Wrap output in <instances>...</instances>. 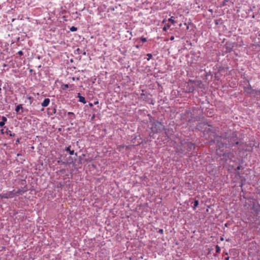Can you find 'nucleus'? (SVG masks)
<instances>
[{"instance_id": "bb28decb", "label": "nucleus", "mask_w": 260, "mask_h": 260, "mask_svg": "<svg viewBox=\"0 0 260 260\" xmlns=\"http://www.w3.org/2000/svg\"><path fill=\"white\" fill-rule=\"evenodd\" d=\"M229 0H224L221 4L222 6H224L226 5V3L228 2Z\"/></svg>"}, {"instance_id": "a18cd8bd", "label": "nucleus", "mask_w": 260, "mask_h": 260, "mask_svg": "<svg viewBox=\"0 0 260 260\" xmlns=\"http://www.w3.org/2000/svg\"><path fill=\"white\" fill-rule=\"evenodd\" d=\"M215 23H216V24H218V22H217V21H216Z\"/></svg>"}, {"instance_id": "1a4fd4ad", "label": "nucleus", "mask_w": 260, "mask_h": 260, "mask_svg": "<svg viewBox=\"0 0 260 260\" xmlns=\"http://www.w3.org/2000/svg\"><path fill=\"white\" fill-rule=\"evenodd\" d=\"M2 120L1 121H0V126L1 127H3L4 126V125L5 124V122L7 120V118L5 116H2Z\"/></svg>"}, {"instance_id": "ea45409f", "label": "nucleus", "mask_w": 260, "mask_h": 260, "mask_svg": "<svg viewBox=\"0 0 260 260\" xmlns=\"http://www.w3.org/2000/svg\"><path fill=\"white\" fill-rule=\"evenodd\" d=\"M229 257H227L225 258V260H229Z\"/></svg>"}, {"instance_id": "a878e982", "label": "nucleus", "mask_w": 260, "mask_h": 260, "mask_svg": "<svg viewBox=\"0 0 260 260\" xmlns=\"http://www.w3.org/2000/svg\"><path fill=\"white\" fill-rule=\"evenodd\" d=\"M140 40H141V41L142 42H143V43H144V42H146L147 41V39H146V38L144 37H141Z\"/></svg>"}, {"instance_id": "412c9836", "label": "nucleus", "mask_w": 260, "mask_h": 260, "mask_svg": "<svg viewBox=\"0 0 260 260\" xmlns=\"http://www.w3.org/2000/svg\"><path fill=\"white\" fill-rule=\"evenodd\" d=\"M147 56H148V58L147 59L148 61L150 60V59H151L152 57V55L151 53H147Z\"/></svg>"}, {"instance_id": "b1692460", "label": "nucleus", "mask_w": 260, "mask_h": 260, "mask_svg": "<svg viewBox=\"0 0 260 260\" xmlns=\"http://www.w3.org/2000/svg\"><path fill=\"white\" fill-rule=\"evenodd\" d=\"M255 95L260 96V89L259 90H255Z\"/></svg>"}, {"instance_id": "4468645a", "label": "nucleus", "mask_w": 260, "mask_h": 260, "mask_svg": "<svg viewBox=\"0 0 260 260\" xmlns=\"http://www.w3.org/2000/svg\"><path fill=\"white\" fill-rule=\"evenodd\" d=\"M24 191L22 189H19L17 191H15L16 195L17 194H22L24 193Z\"/></svg>"}, {"instance_id": "c756f323", "label": "nucleus", "mask_w": 260, "mask_h": 260, "mask_svg": "<svg viewBox=\"0 0 260 260\" xmlns=\"http://www.w3.org/2000/svg\"><path fill=\"white\" fill-rule=\"evenodd\" d=\"M20 143V139L19 138H18L16 140V144H17L18 143Z\"/></svg>"}, {"instance_id": "5701e85b", "label": "nucleus", "mask_w": 260, "mask_h": 260, "mask_svg": "<svg viewBox=\"0 0 260 260\" xmlns=\"http://www.w3.org/2000/svg\"><path fill=\"white\" fill-rule=\"evenodd\" d=\"M27 99L29 100L30 104H31L33 101V98L31 96H27Z\"/></svg>"}, {"instance_id": "a211bd4d", "label": "nucleus", "mask_w": 260, "mask_h": 260, "mask_svg": "<svg viewBox=\"0 0 260 260\" xmlns=\"http://www.w3.org/2000/svg\"><path fill=\"white\" fill-rule=\"evenodd\" d=\"M188 90V92H192L194 90V88L192 86H189Z\"/></svg>"}, {"instance_id": "f8f14e48", "label": "nucleus", "mask_w": 260, "mask_h": 260, "mask_svg": "<svg viewBox=\"0 0 260 260\" xmlns=\"http://www.w3.org/2000/svg\"><path fill=\"white\" fill-rule=\"evenodd\" d=\"M198 205H199V201L195 199L194 201L193 206H192V209L193 210H195Z\"/></svg>"}, {"instance_id": "393cba45", "label": "nucleus", "mask_w": 260, "mask_h": 260, "mask_svg": "<svg viewBox=\"0 0 260 260\" xmlns=\"http://www.w3.org/2000/svg\"><path fill=\"white\" fill-rule=\"evenodd\" d=\"M229 142L231 143V144H229L231 146H234L235 144V145H238L239 144V142L238 141H236L235 143H233L231 140V141H229Z\"/></svg>"}, {"instance_id": "c85d7f7f", "label": "nucleus", "mask_w": 260, "mask_h": 260, "mask_svg": "<svg viewBox=\"0 0 260 260\" xmlns=\"http://www.w3.org/2000/svg\"><path fill=\"white\" fill-rule=\"evenodd\" d=\"M18 54H19L20 56H22L23 55V52L22 51L20 50L18 52Z\"/></svg>"}, {"instance_id": "ddd939ff", "label": "nucleus", "mask_w": 260, "mask_h": 260, "mask_svg": "<svg viewBox=\"0 0 260 260\" xmlns=\"http://www.w3.org/2000/svg\"><path fill=\"white\" fill-rule=\"evenodd\" d=\"M23 109L22 106L21 104L18 105L16 108H15V111L17 113H18L20 111V110H22Z\"/></svg>"}, {"instance_id": "49530a36", "label": "nucleus", "mask_w": 260, "mask_h": 260, "mask_svg": "<svg viewBox=\"0 0 260 260\" xmlns=\"http://www.w3.org/2000/svg\"><path fill=\"white\" fill-rule=\"evenodd\" d=\"M144 95V93H142L141 95L142 96V95Z\"/></svg>"}, {"instance_id": "0eeeda50", "label": "nucleus", "mask_w": 260, "mask_h": 260, "mask_svg": "<svg viewBox=\"0 0 260 260\" xmlns=\"http://www.w3.org/2000/svg\"><path fill=\"white\" fill-rule=\"evenodd\" d=\"M50 100L49 98H46L43 102L41 103V106L43 107H47L50 104Z\"/></svg>"}, {"instance_id": "aec40b11", "label": "nucleus", "mask_w": 260, "mask_h": 260, "mask_svg": "<svg viewBox=\"0 0 260 260\" xmlns=\"http://www.w3.org/2000/svg\"><path fill=\"white\" fill-rule=\"evenodd\" d=\"M169 21L171 22L172 24H174L175 23V21L173 19V17H171L168 19Z\"/></svg>"}, {"instance_id": "f704fd0d", "label": "nucleus", "mask_w": 260, "mask_h": 260, "mask_svg": "<svg viewBox=\"0 0 260 260\" xmlns=\"http://www.w3.org/2000/svg\"><path fill=\"white\" fill-rule=\"evenodd\" d=\"M1 86H2V83H0V94L2 92V88H1Z\"/></svg>"}, {"instance_id": "79ce46f5", "label": "nucleus", "mask_w": 260, "mask_h": 260, "mask_svg": "<svg viewBox=\"0 0 260 260\" xmlns=\"http://www.w3.org/2000/svg\"><path fill=\"white\" fill-rule=\"evenodd\" d=\"M136 48H139V46H138V45H136Z\"/></svg>"}, {"instance_id": "a19ab883", "label": "nucleus", "mask_w": 260, "mask_h": 260, "mask_svg": "<svg viewBox=\"0 0 260 260\" xmlns=\"http://www.w3.org/2000/svg\"><path fill=\"white\" fill-rule=\"evenodd\" d=\"M29 72H32V69H30V70H29Z\"/></svg>"}, {"instance_id": "09e8293b", "label": "nucleus", "mask_w": 260, "mask_h": 260, "mask_svg": "<svg viewBox=\"0 0 260 260\" xmlns=\"http://www.w3.org/2000/svg\"><path fill=\"white\" fill-rule=\"evenodd\" d=\"M225 226H227V223L225 224Z\"/></svg>"}, {"instance_id": "f03ea898", "label": "nucleus", "mask_w": 260, "mask_h": 260, "mask_svg": "<svg viewBox=\"0 0 260 260\" xmlns=\"http://www.w3.org/2000/svg\"><path fill=\"white\" fill-rule=\"evenodd\" d=\"M225 139L221 137H217L214 141L216 145V153L220 156H226L224 148H227L228 144L225 143Z\"/></svg>"}, {"instance_id": "8fccbe9b", "label": "nucleus", "mask_w": 260, "mask_h": 260, "mask_svg": "<svg viewBox=\"0 0 260 260\" xmlns=\"http://www.w3.org/2000/svg\"><path fill=\"white\" fill-rule=\"evenodd\" d=\"M151 133H150V136H152V135H151Z\"/></svg>"}, {"instance_id": "39448f33", "label": "nucleus", "mask_w": 260, "mask_h": 260, "mask_svg": "<svg viewBox=\"0 0 260 260\" xmlns=\"http://www.w3.org/2000/svg\"><path fill=\"white\" fill-rule=\"evenodd\" d=\"M252 209L255 212L256 214L260 213V205L258 203H253L252 206Z\"/></svg>"}, {"instance_id": "2f4dec72", "label": "nucleus", "mask_w": 260, "mask_h": 260, "mask_svg": "<svg viewBox=\"0 0 260 260\" xmlns=\"http://www.w3.org/2000/svg\"><path fill=\"white\" fill-rule=\"evenodd\" d=\"M170 40H171V41H173L174 40V36H171L170 38Z\"/></svg>"}, {"instance_id": "6ab92c4d", "label": "nucleus", "mask_w": 260, "mask_h": 260, "mask_svg": "<svg viewBox=\"0 0 260 260\" xmlns=\"http://www.w3.org/2000/svg\"><path fill=\"white\" fill-rule=\"evenodd\" d=\"M215 250H216V252L217 253H219L220 252V247L218 245H216Z\"/></svg>"}, {"instance_id": "4be33fe9", "label": "nucleus", "mask_w": 260, "mask_h": 260, "mask_svg": "<svg viewBox=\"0 0 260 260\" xmlns=\"http://www.w3.org/2000/svg\"><path fill=\"white\" fill-rule=\"evenodd\" d=\"M70 29L71 31H75L77 30V28L75 26H73L70 28Z\"/></svg>"}, {"instance_id": "20e7f679", "label": "nucleus", "mask_w": 260, "mask_h": 260, "mask_svg": "<svg viewBox=\"0 0 260 260\" xmlns=\"http://www.w3.org/2000/svg\"><path fill=\"white\" fill-rule=\"evenodd\" d=\"M15 196L16 193H15V190H13L12 191H10L5 193L0 194V199L13 198Z\"/></svg>"}, {"instance_id": "423d86ee", "label": "nucleus", "mask_w": 260, "mask_h": 260, "mask_svg": "<svg viewBox=\"0 0 260 260\" xmlns=\"http://www.w3.org/2000/svg\"><path fill=\"white\" fill-rule=\"evenodd\" d=\"M244 90L245 92L249 95H251L253 92L255 93V90L251 88V87L250 85H249V86L248 87H245L244 88Z\"/></svg>"}, {"instance_id": "7ed1b4c3", "label": "nucleus", "mask_w": 260, "mask_h": 260, "mask_svg": "<svg viewBox=\"0 0 260 260\" xmlns=\"http://www.w3.org/2000/svg\"><path fill=\"white\" fill-rule=\"evenodd\" d=\"M164 130H165V127L161 122L157 121L153 123L152 133H159Z\"/></svg>"}, {"instance_id": "c9c22d12", "label": "nucleus", "mask_w": 260, "mask_h": 260, "mask_svg": "<svg viewBox=\"0 0 260 260\" xmlns=\"http://www.w3.org/2000/svg\"><path fill=\"white\" fill-rule=\"evenodd\" d=\"M94 117H95V115H94V114H93L91 117V120H93L94 118Z\"/></svg>"}, {"instance_id": "e433bc0d", "label": "nucleus", "mask_w": 260, "mask_h": 260, "mask_svg": "<svg viewBox=\"0 0 260 260\" xmlns=\"http://www.w3.org/2000/svg\"><path fill=\"white\" fill-rule=\"evenodd\" d=\"M89 106L90 107H92V106H93V104H92V103H89Z\"/></svg>"}, {"instance_id": "6e6552de", "label": "nucleus", "mask_w": 260, "mask_h": 260, "mask_svg": "<svg viewBox=\"0 0 260 260\" xmlns=\"http://www.w3.org/2000/svg\"><path fill=\"white\" fill-rule=\"evenodd\" d=\"M77 97L79 98V101L83 104L86 103L85 98L81 96L80 93H78Z\"/></svg>"}, {"instance_id": "de8ad7c7", "label": "nucleus", "mask_w": 260, "mask_h": 260, "mask_svg": "<svg viewBox=\"0 0 260 260\" xmlns=\"http://www.w3.org/2000/svg\"><path fill=\"white\" fill-rule=\"evenodd\" d=\"M55 112H56V110H55V109H54V113H55Z\"/></svg>"}, {"instance_id": "37998d69", "label": "nucleus", "mask_w": 260, "mask_h": 260, "mask_svg": "<svg viewBox=\"0 0 260 260\" xmlns=\"http://www.w3.org/2000/svg\"><path fill=\"white\" fill-rule=\"evenodd\" d=\"M72 79H73V81H74L75 80V78L73 77Z\"/></svg>"}, {"instance_id": "58836bf2", "label": "nucleus", "mask_w": 260, "mask_h": 260, "mask_svg": "<svg viewBox=\"0 0 260 260\" xmlns=\"http://www.w3.org/2000/svg\"><path fill=\"white\" fill-rule=\"evenodd\" d=\"M189 82H190V83H194V81H193V80H189Z\"/></svg>"}, {"instance_id": "473e14b6", "label": "nucleus", "mask_w": 260, "mask_h": 260, "mask_svg": "<svg viewBox=\"0 0 260 260\" xmlns=\"http://www.w3.org/2000/svg\"><path fill=\"white\" fill-rule=\"evenodd\" d=\"M15 136V134L14 133H13V134L10 133V136H11V137H14Z\"/></svg>"}, {"instance_id": "c03bdc74", "label": "nucleus", "mask_w": 260, "mask_h": 260, "mask_svg": "<svg viewBox=\"0 0 260 260\" xmlns=\"http://www.w3.org/2000/svg\"><path fill=\"white\" fill-rule=\"evenodd\" d=\"M210 12H212V10L210 9L209 10Z\"/></svg>"}, {"instance_id": "7c9ffc66", "label": "nucleus", "mask_w": 260, "mask_h": 260, "mask_svg": "<svg viewBox=\"0 0 260 260\" xmlns=\"http://www.w3.org/2000/svg\"><path fill=\"white\" fill-rule=\"evenodd\" d=\"M241 167L240 166H238L236 169H235L236 171H238L240 170Z\"/></svg>"}, {"instance_id": "3c124183", "label": "nucleus", "mask_w": 260, "mask_h": 260, "mask_svg": "<svg viewBox=\"0 0 260 260\" xmlns=\"http://www.w3.org/2000/svg\"><path fill=\"white\" fill-rule=\"evenodd\" d=\"M0 83H2V82H1V80H0Z\"/></svg>"}, {"instance_id": "f257e3e1", "label": "nucleus", "mask_w": 260, "mask_h": 260, "mask_svg": "<svg viewBox=\"0 0 260 260\" xmlns=\"http://www.w3.org/2000/svg\"><path fill=\"white\" fill-rule=\"evenodd\" d=\"M195 148L194 143L185 139L181 140L180 144L176 147L177 152L183 155H187L188 153Z\"/></svg>"}, {"instance_id": "cd10ccee", "label": "nucleus", "mask_w": 260, "mask_h": 260, "mask_svg": "<svg viewBox=\"0 0 260 260\" xmlns=\"http://www.w3.org/2000/svg\"><path fill=\"white\" fill-rule=\"evenodd\" d=\"M157 232L160 234H163L164 233V230L162 229H159Z\"/></svg>"}, {"instance_id": "f3484780", "label": "nucleus", "mask_w": 260, "mask_h": 260, "mask_svg": "<svg viewBox=\"0 0 260 260\" xmlns=\"http://www.w3.org/2000/svg\"><path fill=\"white\" fill-rule=\"evenodd\" d=\"M69 84H63L61 85V88L62 90H65L67 88H69Z\"/></svg>"}, {"instance_id": "72a5a7b5", "label": "nucleus", "mask_w": 260, "mask_h": 260, "mask_svg": "<svg viewBox=\"0 0 260 260\" xmlns=\"http://www.w3.org/2000/svg\"><path fill=\"white\" fill-rule=\"evenodd\" d=\"M201 124H199L197 126V128H198V129H200V128H201Z\"/></svg>"}, {"instance_id": "2eb2a0df", "label": "nucleus", "mask_w": 260, "mask_h": 260, "mask_svg": "<svg viewBox=\"0 0 260 260\" xmlns=\"http://www.w3.org/2000/svg\"><path fill=\"white\" fill-rule=\"evenodd\" d=\"M68 115H72V116L70 117V119L71 120H73L75 119V114L73 113V112H69L68 113Z\"/></svg>"}, {"instance_id": "9b49d317", "label": "nucleus", "mask_w": 260, "mask_h": 260, "mask_svg": "<svg viewBox=\"0 0 260 260\" xmlns=\"http://www.w3.org/2000/svg\"><path fill=\"white\" fill-rule=\"evenodd\" d=\"M127 148V146H125V145H119L118 146H117V149L119 151H122V150L124 148Z\"/></svg>"}, {"instance_id": "4c0bfd02", "label": "nucleus", "mask_w": 260, "mask_h": 260, "mask_svg": "<svg viewBox=\"0 0 260 260\" xmlns=\"http://www.w3.org/2000/svg\"><path fill=\"white\" fill-rule=\"evenodd\" d=\"M99 104V102H98V101L95 102L94 103V105H96V104Z\"/></svg>"}, {"instance_id": "dca6fc26", "label": "nucleus", "mask_w": 260, "mask_h": 260, "mask_svg": "<svg viewBox=\"0 0 260 260\" xmlns=\"http://www.w3.org/2000/svg\"><path fill=\"white\" fill-rule=\"evenodd\" d=\"M171 26V25L169 24H167L164 26L162 28L163 31H167V30Z\"/></svg>"}, {"instance_id": "9d476101", "label": "nucleus", "mask_w": 260, "mask_h": 260, "mask_svg": "<svg viewBox=\"0 0 260 260\" xmlns=\"http://www.w3.org/2000/svg\"><path fill=\"white\" fill-rule=\"evenodd\" d=\"M71 147V146H69L68 147H65V150L68 151V152H69L71 155H73L74 154V150H71L70 149Z\"/></svg>"}]
</instances>
